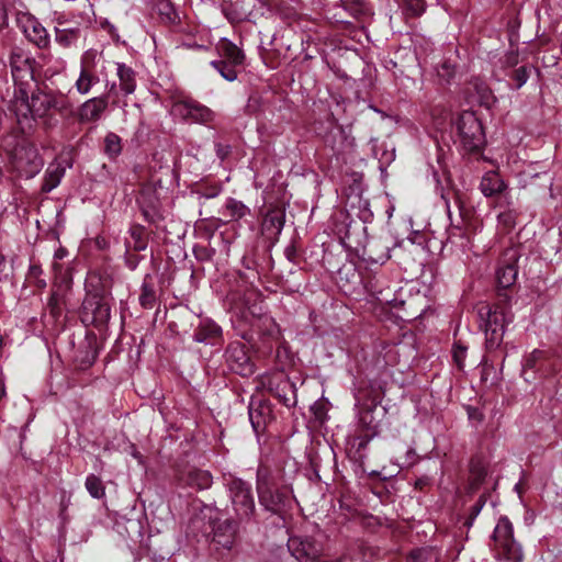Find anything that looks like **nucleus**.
Here are the masks:
<instances>
[{"mask_svg": "<svg viewBox=\"0 0 562 562\" xmlns=\"http://www.w3.org/2000/svg\"><path fill=\"white\" fill-rule=\"evenodd\" d=\"M74 104L67 94L59 91H37L29 95L25 87H20L9 103L21 130L31 128L35 117H44L50 110L60 115L72 112Z\"/></svg>", "mask_w": 562, "mask_h": 562, "instance_id": "obj_1", "label": "nucleus"}, {"mask_svg": "<svg viewBox=\"0 0 562 562\" xmlns=\"http://www.w3.org/2000/svg\"><path fill=\"white\" fill-rule=\"evenodd\" d=\"M232 323L236 329L241 330V337L248 338L245 328L258 331H268L274 325L273 319L267 314L258 289L251 286L241 294L235 292L231 296Z\"/></svg>", "mask_w": 562, "mask_h": 562, "instance_id": "obj_2", "label": "nucleus"}, {"mask_svg": "<svg viewBox=\"0 0 562 562\" xmlns=\"http://www.w3.org/2000/svg\"><path fill=\"white\" fill-rule=\"evenodd\" d=\"M106 65L108 61L103 58L101 52L94 48L87 49L80 58V71L75 82L77 92L86 95L101 80H106Z\"/></svg>", "mask_w": 562, "mask_h": 562, "instance_id": "obj_3", "label": "nucleus"}, {"mask_svg": "<svg viewBox=\"0 0 562 562\" xmlns=\"http://www.w3.org/2000/svg\"><path fill=\"white\" fill-rule=\"evenodd\" d=\"M480 316L484 321L486 347L497 348L503 341L505 327L513 321L510 311L505 305H486L480 308Z\"/></svg>", "mask_w": 562, "mask_h": 562, "instance_id": "obj_4", "label": "nucleus"}, {"mask_svg": "<svg viewBox=\"0 0 562 562\" xmlns=\"http://www.w3.org/2000/svg\"><path fill=\"white\" fill-rule=\"evenodd\" d=\"M493 547L496 554L508 562H521V547L514 539L513 525L508 518L502 517L495 526L493 536Z\"/></svg>", "mask_w": 562, "mask_h": 562, "instance_id": "obj_5", "label": "nucleus"}, {"mask_svg": "<svg viewBox=\"0 0 562 562\" xmlns=\"http://www.w3.org/2000/svg\"><path fill=\"white\" fill-rule=\"evenodd\" d=\"M11 160L20 176L33 178L43 168L44 161L36 146L22 138L11 151Z\"/></svg>", "mask_w": 562, "mask_h": 562, "instance_id": "obj_6", "label": "nucleus"}, {"mask_svg": "<svg viewBox=\"0 0 562 562\" xmlns=\"http://www.w3.org/2000/svg\"><path fill=\"white\" fill-rule=\"evenodd\" d=\"M233 509L239 519H249L255 513V499L251 485L240 479L225 477Z\"/></svg>", "mask_w": 562, "mask_h": 562, "instance_id": "obj_7", "label": "nucleus"}, {"mask_svg": "<svg viewBox=\"0 0 562 562\" xmlns=\"http://www.w3.org/2000/svg\"><path fill=\"white\" fill-rule=\"evenodd\" d=\"M457 136L462 146L474 151L479 149L484 142L482 124L476 115L471 111H463L454 121Z\"/></svg>", "mask_w": 562, "mask_h": 562, "instance_id": "obj_8", "label": "nucleus"}, {"mask_svg": "<svg viewBox=\"0 0 562 562\" xmlns=\"http://www.w3.org/2000/svg\"><path fill=\"white\" fill-rule=\"evenodd\" d=\"M111 316V307L106 297L99 294H89L83 303L81 321L86 325L97 328L106 326Z\"/></svg>", "mask_w": 562, "mask_h": 562, "instance_id": "obj_9", "label": "nucleus"}, {"mask_svg": "<svg viewBox=\"0 0 562 562\" xmlns=\"http://www.w3.org/2000/svg\"><path fill=\"white\" fill-rule=\"evenodd\" d=\"M257 491L261 506L273 514L279 513L282 508L288 506L291 501V490L286 486L282 488L269 486L268 483L261 479L260 470L257 473Z\"/></svg>", "mask_w": 562, "mask_h": 562, "instance_id": "obj_10", "label": "nucleus"}, {"mask_svg": "<svg viewBox=\"0 0 562 562\" xmlns=\"http://www.w3.org/2000/svg\"><path fill=\"white\" fill-rule=\"evenodd\" d=\"M18 26L25 37L40 49H46L50 45V36L37 18L29 12H21L16 16Z\"/></svg>", "mask_w": 562, "mask_h": 562, "instance_id": "obj_11", "label": "nucleus"}, {"mask_svg": "<svg viewBox=\"0 0 562 562\" xmlns=\"http://www.w3.org/2000/svg\"><path fill=\"white\" fill-rule=\"evenodd\" d=\"M10 66L12 78L14 80V92H16L20 87H25L30 94L33 71L29 56L21 49L12 50L10 55ZM15 93H13V95Z\"/></svg>", "mask_w": 562, "mask_h": 562, "instance_id": "obj_12", "label": "nucleus"}, {"mask_svg": "<svg viewBox=\"0 0 562 562\" xmlns=\"http://www.w3.org/2000/svg\"><path fill=\"white\" fill-rule=\"evenodd\" d=\"M288 548L300 562H314L322 553V546L310 537H291Z\"/></svg>", "mask_w": 562, "mask_h": 562, "instance_id": "obj_13", "label": "nucleus"}, {"mask_svg": "<svg viewBox=\"0 0 562 562\" xmlns=\"http://www.w3.org/2000/svg\"><path fill=\"white\" fill-rule=\"evenodd\" d=\"M172 113L198 123H207L214 119L212 110L192 100L176 102L172 105Z\"/></svg>", "mask_w": 562, "mask_h": 562, "instance_id": "obj_14", "label": "nucleus"}, {"mask_svg": "<svg viewBox=\"0 0 562 562\" xmlns=\"http://www.w3.org/2000/svg\"><path fill=\"white\" fill-rule=\"evenodd\" d=\"M518 252L516 249H507L496 270V280L499 286L506 289L512 286L518 276Z\"/></svg>", "mask_w": 562, "mask_h": 562, "instance_id": "obj_15", "label": "nucleus"}, {"mask_svg": "<svg viewBox=\"0 0 562 562\" xmlns=\"http://www.w3.org/2000/svg\"><path fill=\"white\" fill-rule=\"evenodd\" d=\"M108 106V95L90 98L79 106L77 112L78 120L81 123H95L103 117Z\"/></svg>", "mask_w": 562, "mask_h": 562, "instance_id": "obj_16", "label": "nucleus"}, {"mask_svg": "<svg viewBox=\"0 0 562 562\" xmlns=\"http://www.w3.org/2000/svg\"><path fill=\"white\" fill-rule=\"evenodd\" d=\"M226 360L231 369L240 375H248L252 372V364L247 355L246 347L240 342H234L228 346Z\"/></svg>", "mask_w": 562, "mask_h": 562, "instance_id": "obj_17", "label": "nucleus"}, {"mask_svg": "<svg viewBox=\"0 0 562 562\" xmlns=\"http://www.w3.org/2000/svg\"><path fill=\"white\" fill-rule=\"evenodd\" d=\"M271 406L263 401H251L248 407L249 420L256 434L262 432L271 419Z\"/></svg>", "mask_w": 562, "mask_h": 562, "instance_id": "obj_18", "label": "nucleus"}, {"mask_svg": "<svg viewBox=\"0 0 562 562\" xmlns=\"http://www.w3.org/2000/svg\"><path fill=\"white\" fill-rule=\"evenodd\" d=\"M391 450L393 453L392 461L401 469L411 468L418 461V454L409 443L396 440L392 443Z\"/></svg>", "mask_w": 562, "mask_h": 562, "instance_id": "obj_19", "label": "nucleus"}, {"mask_svg": "<svg viewBox=\"0 0 562 562\" xmlns=\"http://www.w3.org/2000/svg\"><path fill=\"white\" fill-rule=\"evenodd\" d=\"M221 337L222 328L211 319H202L194 334L198 342L207 345H215Z\"/></svg>", "mask_w": 562, "mask_h": 562, "instance_id": "obj_20", "label": "nucleus"}, {"mask_svg": "<svg viewBox=\"0 0 562 562\" xmlns=\"http://www.w3.org/2000/svg\"><path fill=\"white\" fill-rule=\"evenodd\" d=\"M115 65L120 90L124 95L133 94L137 87L135 70L124 63H116Z\"/></svg>", "mask_w": 562, "mask_h": 562, "instance_id": "obj_21", "label": "nucleus"}, {"mask_svg": "<svg viewBox=\"0 0 562 562\" xmlns=\"http://www.w3.org/2000/svg\"><path fill=\"white\" fill-rule=\"evenodd\" d=\"M79 38L80 29L78 27L59 29L56 26L54 29L55 44L64 50L76 49Z\"/></svg>", "mask_w": 562, "mask_h": 562, "instance_id": "obj_22", "label": "nucleus"}, {"mask_svg": "<svg viewBox=\"0 0 562 562\" xmlns=\"http://www.w3.org/2000/svg\"><path fill=\"white\" fill-rule=\"evenodd\" d=\"M507 188L505 181L495 171L486 172L481 180L480 189L485 196H494Z\"/></svg>", "mask_w": 562, "mask_h": 562, "instance_id": "obj_23", "label": "nucleus"}, {"mask_svg": "<svg viewBox=\"0 0 562 562\" xmlns=\"http://www.w3.org/2000/svg\"><path fill=\"white\" fill-rule=\"evenodd\" d=\"M374 435L375 431L366 430L364 432L350 436L348 439L349 453L352 454L356 460H362L364 458V451Z\"/></svg>", "mask_w": 562, "mask_h": 562, "instance_id": "obj_24", "label": "nucleus"}, {"mask_svg": "<svg viewBox=\"0 0 562 562\" xmlns=\"http://www.w3.org/2000/svg\"><path fill=\"white\" fill-rule=\"evenodd\" d=\"M182 480L188 486L196 490H206L213 482L211 473L200 469L189 470Z\"/></svg>", "mask_w": 562, "mask_h": 562, "instance_id": "obj_25", "label": "nucleus"}, {"mask_svg": "<svg viewBox=\"0 0 562 562\" xmlns=\"http://www.w3.org/2000/svg\"><path fill=\"white\" fill-rule=\"evenodd\" d=\"M235 525L232 521H225L217 526L214 531L213 541L223 549L229 550L234 544Z\"/></svg>", "mask_w": 562, "mask_h": 562, "instance_id": "obj_26", "label": "nucleus"}, {"mask_svg": "<svg viewBox=\"0 0 562 562\" xmlns=\"http://www.w3.org/2000/svg\"><path fill=\"white\" fill-rule=\"evenodd\" d=\"M65 171L66 169L60 162L50 164L45 171L42 190L44 192H50L57 188L65 176Z\"/></svg>", "mask_w": 562, "mask_h": 562, "instance_id": "obj_27", "label": "nucleus"}, {"mask_svg": "<svg viewBox=\"0 0 562 562\" xmlns=\"http://www.w3.org/2000/svg\"><path fill=\"white\" fill-rule=\"evenodd\" d=\"M154 3L162 23L176 25L180 22V14L170 0H154Z\"/></svg>", "mask_w": 562, "mask_h": 562, "instance_id": "obj_28", "label": "nucleus"}, {"mask_svg": "<svg viewBox=\"0 0 562 562\" xmlns=\"http://www.w3.org/2000/svg\"><path fill=\"white\" fill-rule=\"evenodd\" d=\"M222 214L228 221H239L250 214V209L241 201L228 198L223 205Z\"/></svg>", "mask_w": 562, "mask_h": 562, "instance_id": "obj_29", "label": "nucleus"}, {"mask_svg": "<svg viewBox=\"0 0 562 562\" xmlns=\"http://www.w3.org/2000/svg\"><path fill=\"white\" fill-rule=\"evenodd\" d=\"M378 403L372 401L370 403L360 404L358 407V420L359 424L368 431H374L378 422L374 417Z\"/></svg>", "mask_w": 562, "mask_h": 562, "instance_id": "obj_30", "label": "nucleus"}, {"mask_svg": "<svg viewBox=\"0 0 562 562\" xmlns=\"http://www.w3.org/2000/svg\"><path fill=\"white\" fill-rule=\"evenodd\" d=\"M220 49L223 57L226 58V61L237 66L243 64L245 58L244 53L231 41L224 38Z\"/></svg>", "mask_w": 562, "mask_h": 562, "instance_id": "obj_31", "label": "nucleus"}, {"mask_svg": "<svg viewBox=\"0 0 562 562\" xmlns=\"http://www.w3.org/2000/svg\"><path fill=\"white\" fill-rule=\"evenodd\" d=\"M85 485L93 498L100 499L105 495V487L101 479L94 474H89L87 476Z\"/></svg>", "mask_w": 562, "mask_h": 562, "instance_id": "obj_32", "label": "nucleus"}, {"mask_svg": "<svg viewBox=\"0 0 562 562\" xmlns=\"http://www.w3.org/2000/svg\"><path fill=\"white\" fill-rule=\"evenodd\" d=\"M211 66L218 71V74L227 81H234L237 79L236 65H233L226 60H213Z\"/></svg>", "mask_w": 562, "mask_h": 562, "instance_id": "obj_33", "label": "nucleus"}, {"mask_svg": "<svg viewBox=\"0 0 562 562\" xmlns=\"http://www.w3.org/2000/svg\"><path fill=\"white\" fill-rule=\"evenodd\" d=\"M64 302V294L59 290H54L47 301V308L55 319L61 315Z\"/></svg>", "mask_w": 562, "mask_h": 562, "instance_id": "obj_34", "label": "nucleus"}, {"mask_svg": "<svg viewBox=\"0 0 562 562\" xmlns=\"http://www.w3.org/2000/svg\"><path fill=\"white\" fill-rule=\"evenodd\" d=\"M156 301V293L151 285L146 282L142 285V292L139 295V303L145 308H151Z\"/></svg>", "mask_w": 562, "mask_h": 562, "instance_id": "obj_35", "label": "nucleus"}, {"mask_svg": "<svg viewBox=\"0 0 562 562\" xmlns=\"http://www.w3.org/2000/svg\"><path fill=\"white\" fill-rule=\"evenodd\" d=\"M105 150L110 155H117L121 151V139L120 137L114 134L110 133L105 137Z\"/></svg>", "mask_w": 562, "mask_h": 562, "instance_id": "obj_36", "label": "nucleus"}, {"mask_svg": "<svg viewBox=\"0 0 562 562\" xmlns=\"http://www.w3.org/2000/svg\"><path fill=\"white\" fill-rule=\"evenodd\" d=\"M467 357V347L461 344H456L453 347V360L459 369L464 367V360Z\"/></svg>", "mask_w": 562, "mask_h": 562, "instance_id": "obj_37", "label": "nucleus"}, {"mask_svg": "<svg viewBox=\"0 0 562 562\" xmlns=\"http://www.w3.org/2000/svg\"><path fill=\"white\" fill-rule=\"evenodd\" d=\"M497 218L499 224L504 225L507 228H510L515 225L516 214L514 211L508 210L499 213Z\"/></svg>", "mask_w": 562, "mask_h": 562, "instance_id": "obj_38", "label": "nucleus"}, {"mask_svg": "<svg viewBox=\"0 0 562 562\" xmlns=\"http://www.w3.org/2000/svg\"><path fill=\"white\" fill-rule=\"evenodd\" d=\"M428 552L425 549H417L412 551L407 562H424Z\"/></svg>", "mask_w": 562, "mask_h": 562, "instance_id": "obj_39", "label": "nucleus"}, {"mask_svg": "<svg viewBox=\"0 0 562 562\" xmlns=\"http://www.w3.org/2000/svg\"><path fill=\"white\" fill-rule=\"evenodd\" d=\"M527 79V71L524 67H520L515 71V80L517 82V88H520L522 85H525Z\"/></svg>", "mask_w": 562, "mask_h": 562, "instance_id": "obj_40", "label": "nucleus"}, {"mask_svg": "<svg viewBox=\"0 0 562 562\" xmlns=\"http://www.w3.org/2000/svg\"><path fill=\"white\" fill-rule=\"evenodd\" d=\"M362 205H363V209L360 211L359 217L363 223H366V222L371 221L373 215H372V212L368 209V205H369L368 201H363Z\"/></svg>", "mask_w": 562, "mask_h": 562, "instance_id": "obj_41", "label": "nucleus"}, {"mask_svg": "<svg viewBox=\"0 0 562 562\" xmlns=\"http://www.w3.org/2000/svg\"><path fill=\"white\" fill-rule=\"evenodd\" d=\"M542 356V351L533 350L532 353L526 359L525 366L528 368H532L535 366L536 360H538Z\"/></svg>", "mask_w": 562, "mask_h": 562, "instance_id": "obj_42", "label": "nucleus"}, {"mask_svg": "<svg viewBox=\"0 0 562 562\" xmlns=\"http://www.w3.org/2000/svg\"><path fill=\"white\" fill-rule=\"evenodd\" d=\"M132 236L135 238L136 240V246L135 248L137 250H144L146 248V243L145 241H142L140 240V232L139 229H133L132 231Z\"/></svg>", "mask_w": 562, "mask_h": 562, "instance_id": "obj_43", "label": "nucleus"}, {"mask_svg": "<svg viewBox=\"0 0 562 562\" xmlns=\"http://www.w3.org/2000/svg\"><path fill=\"white\" fill-rule=\"evenodd\" d=\"M338 133H339V135L345 139V143H346V147H345V149H352V148L355 147V140H353V138H350V139H349V138L345 135V132H344L341 128H339V130H338Z\"/></svg>", "mask_w": 562, "mask_h": 562, "instance_id": "obj_44", "label": "nucleus"}, {"mask_svg": "<svg viewBox=\"0 0 562 562\" xmlns=\"http://www.w3.org/2000/svg\"><path fill=\"white\" fill-rule=\"evenodd\" d=\"M106 81V85L105 87L108 88V93L105 95H108V98L111 95V94H115L116 93V82L113 81V82H109L108 79L105 80Z\"/></svg>", "mask_w": 562, "mask_h": 562, "instance_id": "obj_45", "label": "nucleus"}, {"mask_svg": "<svg viewBox=\"0 0 562 562\" xmlns=\"http://www.w3.org/2000/svg\"><path fill=\"white\" fill-rule=\"evenodd\" d=\"M389 258H390L389 254H383V255H381V256H380L379 258H376V259L370 258L369 260H370L371 262H374V263H381V265H383L384 262H386V261L389 260Z\"/></svg>", "mask_w": 562, "mask_h": 562, "instance_id": "obj_46", "label": "nucleus"}, {"mask_svg": "<svg viewBox=\"0 0 562 562\" xmlns=\"http://www.w3.org/2000/svg\"><path fill=\"white\" fill-rule=\"evenodd\" d=\"M216 151H217V155H218L222 159H223V158L227 155V153H228L227 148L223 147L221 144H217V145H216Z\"/></svg>", "mask_w": 562, "mask_h": 562, "instance_id": "obj_47", "label": "nucleus"}, {"mask_svg": "<svg viewBox=\"0 0 562 562\" xmlns=\"http://www.w3.org/2000/svg\"><path fill=\"white\" fill-rule=\"evenodd\" d=\"M441 68L445 72L438 71L439 76H449L451 74V66L448 65L447 63L442 64Z\"/></svg>", "mask_w": 562, "mask_h": 562, "instance_id": "obj_48", "label": "nucleus"}, {"mask_svg": "<svg viewBox=\"0 0 562 562\" xmlns=\"http://www.w3.org/2000/svg\"><path fill=\"white\" fill-rule=\"evenodd\" d=\"M414 11L416 14H420L424 11V3L420 0H416V8Z\"/></svg>", "mask_w": 562, "mask_h": 562, "instance_id": "obj_49", "label": "nucleus"}, {"mask_svg": "<svg viewBox=\"0 0 562 562\" xmlns=\"http://www.w3.org/2000/svg\"><path fill=\"white\" fill-rule=\"evenodd\" d=\"M184 45H186L187 47H189V48H193V47H194V48H199V49H200V48H204V49H206V46H205V45H202V44H201V45H199V44L186 43Z\"/></svg>", "mask_w": 562, "mask_h": 562, "instance_id": "obj_50", "label": "nucleus"}, {"mask_svg": "<svg viewBox=\"0 0 562 562\" xmlns=\"http://www.w3.org/2000/svg\"><path fill=\"white\" fill-rule=\"evenodd\" d=\"M5 396V386L3 381L0 380V400Z\"/></svg>", "mask_w": 562, "mask_h": 562, "instance_id": "obj_51", "label": "nucleus"}, {"mask_svg": "<svg viewBox=\"0 0 562 562\" xmlns=\"http://www.w3.org/2000/svg\"><path fill=\"white\" fill-rule=\"evenodd\" d=\"M30 272L32 276H36V274L41 273V269L36 266H32L30 269Z\"/></svg>", "mask_w": 562, "mask_h": 562, "instance_id": "obj_52", "label": "nucleus"}, {"mask_svg": "<svg viewBox=\"0 0 562 562\" xmlns=\"http://www.w3.org/2000/svg\"><path fill=\"white\" fill-rule=\"evenodd\" d=\"M37 285H38L40 288H45V286H46V282H45L44 280H38V281H37Z\"/></svg>", "mask_w": 562, "mask_h": 562, "instance_id": "obj_53", "label": "nucleus"}, {"mask_svg": "<svg viewBox=\"0 0 562 562\" xmlns=\"http://www.w3.org/2000/svg\"><path fill=\"white\" fill-rule=\"evenodd\" d=\"M55 256H56L57 258H59V259H60V258H63V257H64V251H63V250H59V251H57V252L55 254Z\"/></svg>", "mask_w": 562, "mask_h": 562, "instance_id": "obj_54", "label": "nucleus"}, {"mask_svg": "<svg viewBox=\"0 0 562 562\" xmlns=\"http://www.w3.org/2000/svg\"><path fill=\"white\" fill-rule=\"evenodd\" d=\"M0 562H3V561L0 559Z\"/></svg>", "mask_w": 562, "mask_h": 562, "instance_id": "obj_55", "label": "nucleus"}]
</instances>
